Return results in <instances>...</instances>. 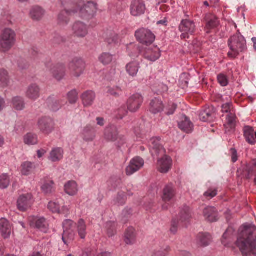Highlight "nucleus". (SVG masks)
Here are the masks:
<instances>
[{"label":"nucleus","instance_id":"49","mask_svg":"<svg viewBox=\"0 0 256 256\" xmlns=\"http://www.w3.org/2000/svg\"><path fill=\"white\" fill-rule=\"evenodd\" d=\"M10 178L8 174H3L0 176V188L5 189L8 187L10 184Z\"/></svg>","mask_w":256,"mask_h":256},{"label":"nucleus","instance_id":"16","mask_svg":"<svg viewBox=\"0 0 256 256\" xmlns=\"http://www.w3.org/2000/svg\"><path fill=\"white\" fill-rule=\"evenodd\" d=\"M172 160L171 158L166 155L158 160V170L163 174L168 173L172 168Z\"/></svg>","mask_w":256,"mask_h":256},{"label":"nucleus","instance_id":"61","mask_svg":"<svg viewBox=\"0 0 256 256\" xmlns=\"http://www.w3.org/2000/svg\"><path fill=\"white\" fill-rule=\"evenodd\" d=\"M216 194L217 190H216L208 189L204 192V196L206 198L211 199L214 197Z\"/></svg>","mask_w":256,"mask_h":256},{"label":"nucleus","instance_id":"27","mask_svg":"<svg viewBox=\"0 0 256 256\" xmlns=\"http://www.w3.org/2000/svg\"><path fill=\"white\" fill-rule=\"evenodd\" d=\"M178 128L182 131L189 133L192 132L194 125L190 119L185 115L183 116L178 122Z\"/></svg>","mask_w":256,"mask_h":256},{"label":"nucleus","instance_id":"13","mask_svg":"<svg viewBox=\"0 0 256 256\" xmlns=\"http://www.w3.org/2000/svg\"><path fill=\"white\" fill-rule=\"evenodd\" d=\"M204 20L206 22L204 30L208 34L210 32L211 30L216 28L220 24V22L218 18L212 14H206Z\"/></svg>","mask_w":256,"mask_h":256},{"label":"nucleus","instance_id":"51","mask_svg":"<svg viewBox=\"0 0 256 256\" xmlns=\"http://www.w3.org/2000/svg\"><path fill=\"white\" fill-rule=\"evenodd\" d=\"M108 93L115 98H118L122 93L120 88L116 86L114 88L108 87Z\"/></svg>","mask_w":256,"mask_h":256},{"label":"nucleus","instance_id":"46","mask_svg":"<svg viewBox=\"0 0 256 256\" xmlns=\"http://www.w3.org/2000/svg\"><path fill=\"white\" fill-rule=\"evenodd\" d=\"M24 142L28 145L36 144L38 143L37 136L32 133H28L24 137Z\"/></svg>","mask_w":256,"mask_h":256},{"label":"nucleus","instance_id":"55","mask_svg":"<svg viewBox=\"0 0 256 256\" xmlns=\"http://www.w3.org/2000/svg\"><path fill=\"white\" fill-rule=\"evenodd\" d=\"M118 36L116 34H112L108 37L106 39V42L108 44H115L118 42Z\"/></svg>","mask_w":256,"mask_h":256},{"label":"nucleus","instance_id":"54","mask_svg":"<svg viewBox=\"0 0 256 256\" xmlns=\"http://www.w3.org/2000/svg\"><path fill=\"white\" fill-rule=\"evenodd\" d=\"M48 208L53 213L58 214L60 212V204L56 202H50L48 204Z\"/></svg>","mask_w":256,"mask_h":256},{"label":"nucleus","instance_id":"40","mask_svg":"<svg viewBox=\"0 0 256 256\" xmlns=\"http://www.w3.org/2000/svg\"><path fill=\"white\" fill-rule=\"evenodd\" d=\"M64 190L70 196H74L78 192L77 184L74 181H69L64 185Z\"/></svg>","mask_w":256,"mask_h":256},{"label":"nucleus","instance_id":"5","mask_svg":"<svg viewBox=\"0 0 256 256\" xmlns=\"http://www.w3.org/2000/svg\"><path fill=\"white\" fill-rule=\"evenodd\" d=\"M82 4L80 6H78L76 2H75V8L78 9L80 16L85 19H90L95 15L98 10L97 4L93 2H88L86 4H84L82 0Z\"/></svg>","mask_w":256,"mask_h":256},{"label":"nucleus","instance_id":"38","mask_svg":"<svg viewBox=\"0 0 256 256\" xmlns=\"http://www.w3.org/2000/svg\"><path fill=\"white\" fill-rule=\"evenodd\" d=\"M64 151L62 148H53L50 154L49 159L52 162H58L63 158Z\"/></svg>","mask_w":256,"mask_h":256},{"label":"nucleus","instance_id":"41","mask_svg":"<svg viewBox=\"0 0 256 256\" xmlns=\"http://www.w3.org/2000/svg\"><path fill=\"white\" fill-rule=\"evenodd\" d=\"M114 60V55L110 52H102L98 56V60L102 64H110Z\"/></svg>","mask_w":256,"mask_h":256},{"label":"nucleus","instance_id":"28","mask_svg":"<svg viewBox=\"0 0 256 256\" xmlns=\"http://www.w3.org/2000/svg\"><path fill=\"white\" fill-rule=\"evenodd\" d=\"M203 214L205 218L210 222H216L218 220V213L214 207L206 208L204 210Z\"/></svg>","mask_w":256,"mask_h":256},{"label":"nucleus","instance_id":"20","mask_svg":"<svg viewBox=\"0 0 256 256\" xmlns=\"http://www.w3.org/2000/svg\"><path fill=\"white\" fill-rule=\"evenodd\" d=\"M215 109L210 106L206 108L200 112L199 114L200 119L204 122H212L215 118Z\"/></svg>","mask_w":256,"mask_h":256},{"label":"nucleus","instance_id":"14","mask_svg":"<svg viewBox=\"0 0 256 256\" xmlns=\"http://www.w3.org/2000/svg\"><path fill=\"white\" fill-rule=\"evenodd\" d=\"M144 164L142 158L140 157H136L132 158L126 169V174L130 176L138 171Z\"/></svg>","mask_w":256,"mask_h":256},{"label":"nucleus","instance_id":"3","mask_svg":"<svg viewBox=\"0 0 256 256\" xmlns=\"http://www.w3.org/2000/svg\"><path fill=\"white\" fill-rule=\"evenodd\" d=\"M228 43L230 52L228 54L232 58H236L240 52L246 49V40L238 30L229 38Z\"/></svg>","mask_w":256,"mask_h":256},{"label":"nucleus","instance_id":"52","mask_svg":"<svg viewBox=\"0 0 256 256\" xmlns=\"http://www.w3.org/2000/svg\"><path fill=\"white\" fill-rule=\"evenodd\" d=\"M33 167V164L26 162L22 164V173L23 175L27 176L29 174L30 172L32 170Z\"/></svg>","mask_w":256,"mask_h":256},{"label":"nucleus","instance_id":"11","mask_svg":"<svg viewBox=\"0 0 256 256\" xmlns=\"http://www.w3.org/2000/svg\"><path fill=\"white\" fill-rule=\"evenodd\" d=\"M32 196L30 194L21 195L17 200V208L20 212H26L32 204Z\"/></svg>","mask_w":256,"mask_h":256},{"label":"nucleus","instance_id":"62","mask_svg":"<svg viewBox=\"0 0 256 256\" xmlns=\"http://www.w3.org/2000/svg\"><path fill=\"white\" fill-rule=\"evenodd\" d=\"M177 108V105L175 104H169L166 108V114L168 116L173 114Z\"/></svg>","mask_w":256,"mask_h":256},{"label":"nucleus","instance_id":"31","mask_svg":"<svg viewBox=\"0 0 256 256\" xmlns=\"http://www.w3.org/2000/svg\"><path fill=\"white\" fill-rule=\"evenodd\" d=\"M46 104L49 110L52 112H56L61 108L60 100L54 95L50 96L47 98Z\"/></svg>","mask_w":256,"mask_h":256},{"label":"nucleus","instance_id":"10","mask_svg":"<svg viewBox=\"0 0 256 256\" xmlns=\"http://www.w3.org/2000/svg\"><path fill=\"white\" fill-rule=\"evenodd\" d=\"M143 101L144 98L140 94H133L127 101L128 109L132 112H136L140 108Z\"/></svg>","mask_w":256,"mask_h":256},{"label":"nucleus","instance_id":"56","mask_svg":"<svg viewBox=\"0 0 256 256\" xmlns=\"http://www.w3.org/2000/svg\"><path fill=\"white\" fill-rule=\"evenodd\" d=\"M218 80L219 84L222 86H226L228 84V80L224 74H220L218 76Z\"/></svg>","mask_w":256,"mask_h":256},{"label":"nucleus","instance_id":"34","mask_svg":"<svg viewBox=\"0 0 256 256\" xmlns=\"http://www.w3.org/2000/svg\"><path fill=\"white\" fill-rule=\"evenodd\" d=\"M212 236L208 233H200L197 236L196 242L200 246H206L210 244Z\"/></svg>","mask_w":256,"mask_h":256},{"label":"nucleus","instance_id":"24","mask_svg":"<svg viewBox=\"0 0 256 256\" xmlns=\"http://www.w3.org/2000/svg\"><path fill=\"white\" fill-rule=\"evenodd\" d=\"M118 128L115 126H108L106 127L104 130V138L112 142L116 141L118 139Z\"/></svg>","mask_w":256,"mask_h":256},{"label":"nucleus","instance_id":"22","mask_svg":"<svg viewBox=\"0 0 256 256\" xmlns=\"http://www.w3.org/2000/svg\"><path fill=\"white\" fill-rule=\"evenodd\" d=\"M40 88L36 84H30L26 92V96L28 98L35 100L40 96Z\"/></svg>","mask_w":256,"mask_h":256},{"label":"nucleus","instance_id":"42","mask_svg":"<svg viewBox=\"0 0 256 256\" xmlns=\"http://www.w3.org/2000/svg\"><path fill=\"white\" fill-rule=\"evenodd\" d=\"M180 221L182 222L187 221L192 217L190 208L186 206H184L181 209L179 214Z\"/></svg>","mask_w":256,"mask_h":256},{"label":"nucleus","instance_id":"45","mask_svg":"<svg viewBox=\"0 0 256 256\" xmlns=\"http://www.w3.org/2000/svg\"><path fill=\"white\" fill-rule=\"evenodd\" d=\"M12 104L14 108L17 110H22L25 107L24 100L20 96L14 98L12 100Z\"/></svg>","mask_w":256,"mask_h":256},{"label":"nucleus","instance_id":"6","mask_svg":"<svg viewBox=\"0 0 256 256\" xmlns=\"http://www.w3.org/2000/svg\"><path fill=\"white\" fill-rule=\"evenodd\" d=\"M86 64L81 58L75 57L69 62L68 69L70 74L72 77L79 78L85 70Z\"/></svg>","mask_w":256,"mask_h":256},{"label":"nucleus","instance_id":"23","mask_svg":"<svg viewBox=\"0 0 256 256\" xmlns=\"http://www.w3.org/2000/svg\"><path fill=\"white\" fill-rule=\"evenodd\" d=\"M50 71L54 78L58 80H60L65 76L66 68L64 64H58L54 66L51 68Z\"/></svg>","mask_w":256,"mask_h":256},{"label":"nucleus","instance_id":"21","mask_svg":"<svg viewBox=\"0 0 256 256\" xmlns=\"http://www.w3.org/2000/svg\"><path fill=\"white\" fill-rule=\"evenodd\" d=\"M144 57L151 62H155L160 56V51L157 46H152L146 50Z\"/></svg>","mask_w":256,"mask_h":256},{"label":"nucleus","instance_id":"12","mask_svg":"<svg viewBox=\"0 0 256 256\" xmlns=\"http://www.w3.org/2000/svg\"><path fill=\"white\" fill-rule=\"evenodd\" d=\"M146 10V5L142 0H134L131 3L130 14L134 16H138L144 14Z\"/></svg>","mask_w":256,"mask_h":256},{"label":"nucleus","instance_id":"59","mask_svg":"<svg viewBox=\"0 0 256 256\" xmlns=\"http://www.w3.org/2000/svg\"><path fill=\"white\" fill-rule=\"evenodd\" d=\"M170 247L168 246L164 250H155L152 256H166L170 250Z\"/></svg>","mask_w":256,"mask_h":256},{"label":"nucleus","instance_id":"39","mask_svg":"<svg viewBox=\"0 0 256 256\" xmlns=\"http://www.w3.org/2000/svg\"><path fill=\"white\" fill-rule=\"evenodd\" d=\"M126 72L130 76H134L138 71L140 64L137 62H132L126 64Z\"/></svg>","mask_w":256,"mask_h":256},{"label":"nucleus","instance_id":"7","mask_svg":"<svg viewBox=\"0 0 256 256\" xmlns=\"http://www.w3.org/2000/svg\"><path fill=\"white\" fill-rule=\"evenodd\" d=\"M178 28L182 33L180 36L182 39L188 38L190 35L194 34L196 30L194 22L187 18L182 20Z\"/></svg>","mask_w":256,"mask_h":256},{"label":"nucleus","instance_id":"1","mask_svg":"<svg viewBox=\"0 0 256 256\" xmlns=\"http://www.w3.org/2000/svg\"><path fill=\"white\" fill-rule=\"evenodd\" d=\"M235 244L243 256H256V227L244 224Z\"/></svg>","mask_w":256,"mask_h":256},{"label":"nucleus","instance_id":"25","mask_svg":"<svg viewBox=\"0 0 256 256\" xmlns=\"http://www.w3.org/2000/svg\"><path fill=\"white\" fill-rule=\"evenodd\" d=\"M74 222L70 220H66L62 223L64 228V234L62 237V240L65 244H66V238L70 239V240L74 238V234L72 233L70 234L68 230L72 228L74 225Z\"/></svg>","mask_w":256,"mask_h":256},{"label":"nucleus","instance_id":"19","mask_svg":"<svg viewBox=\"0 0 256 256\" xmlns=\"http://www.w3.org/2000/svg\"><path fill=\"white\" fill-rule=\"evenodd\" d=\"M72 30L73 34L80 38L84 37L88 32L86 24L80 22H76L72 26Z\"/></svg>","mask_w":256,"mask_h":256},{"label":"nucleus","instance_id":"30","mask_svg":"<svg viewBox=\"0 0 256 256\" xmlns=\"http://www.w3.org/2000/svg\"><path fill=\"white\" fill-rule=\"evenodd\" d=\"M136 236L135 230L130 227L126 229L124 233V242L128 245H132L136 243Z\"/></svg>","mask_w":256,"mask_h":256},{"label":"nucleus","instance_id":"17","mask_svg":"<svg viewBox=\"0 0 256 256\" xmlns=\"http://www.w3.org/2000/svg\"><path fill=\"white\" fill-rule=\"evenodd\" d=\"M160 139L159 138H153L150 142V147L152 155L154 152L156 155L164 154L165 150L160 142Z\"/></svg>","mask_w":256,"mask_h":256},{"label":"nucleus","instance_id":"64","mask_svg":"<svg viewBox=\"0 0 256 256\" xmlns=\"http://www.w3.org/2000/svg\"><path fill=\"white\" fill-rule=\"evenodd\" d=\"M52 42L54 44H60L64 42V38L60 35L56 34L54 37Z\"/></svg>","mask_w":256,"mask_h":256},{"label":"nucleus","instance_id":"8","mask_svg":"<svg viewBox=\"0 0 256 256\" xmlns=\"http://www.w3.org/2000/svg\"><path fill=\"white\" fill-rule=\"evenodd\" d=\"M135 36L138 42L146 46L151 44L155 40V36L152 32L144 28L137 30L135 32Z\"/></svg>","mask_w":256,"mask_h":256},{"label":"nucleus","instance_id":"43","mask_svg":"<svg viewBox=\"0 0 256 256\" xmlns=\"http://www.w3.org/2000/svg\"><path fill=\"white\" fill-rule=\"evenodd\" d=\"M84 139L86 141H92L95 137V129L90 126H86L84 130Z\"/></svg>","mask_w":256,"mask_h":256},{"label":"nucleus","instance_id":"47","mask_svg":"<svg viewBox=\"0 0 256 256\" xmlns=\"http://www.w3.org/2000/svg\"><path fill=\"white\" fill-rule=\"evenodd\" d=\"M226 120V124H224V126L226 129H228V130L230 131L234 127V115L233 114L230 112L227 115Z\"/></svg>","mask_w":256,"mask_h":256},{"label":"nucleus","instance_id":"36","mask_svg":"<svg viewBox=\"0 0 256 256\" xmlns=\"http://www.w3.org/2000/svg\"><path fill=\"white\" fill-rule=\"evenodd\" d=\"M44 14V10L38 6H34L30 12L31 18L34 20H40L43 17Z\"/></svg>","mask_w":256,"mask_h":256},{"label":"nucleus","instance_id":"53","mask_svg":"<svg viewBox=\"0 0 256 256\" xmlns=\"http://www.w3.org/2000/svg\"><path fill=\"white\" fill-rule=\"evenodd\" d=\"M68 98L70 104H75L78 100V93L76 90H72L68 94Z\"/></svg>","mask_w":256,"mask_h":256},{"label":"nucleus","instance_id":"48","mask_svg":"<svg viewBox=\"0 0 256 256\" xmlns=\"http://www.w3.org/2000/svg\"><path fill=\"white\" fill-rule=\"evenodd\" d=\"M107 234L109 237H112L116 233V224L114 222H108L106 224Z\"/></svg>","mask_w":256,"mask_h":256},{"label":"nucleus","instance_id":"33","mask_svg":"<svg viewBox=\"0 0 256 256\" xmlns=\"http://www.w3.org/2000/svg\"><path fill=\"white\" fill-rule=\"evenodd\" d=\"M164 106L162 100L158 98L152 100L150 103V110L154 114H156L163 111Z\"/></svg>","mask_w":256,"mask_h":256},{"label":"nucleus","instance_id":"57","mask_svg":"<svg viewBox=\"0 0 256 256\" xmlns=\"http://www.w3.org/2000/svg\"><path fill=\"white\" fill-rule=\"evenodd\" d=\"M108 183L110 184L114 188H116L120 184V180L116 176H112L108 181Z\"/></svg>","mask_w":256,"mask_h":256},{"label":"nucleus","instance_id":"4","mask_svg":"<svg viewBox=\"0 0 256 256\" xmlns=\"http://www.w3.org/2000/svg\"><path fill=\"white\" fill-rule=\"evenodd\" d=\"M16 42V34L10 28L3 30L0 36V52H6L10 50Z\"/></svg>","mask_w":256,"mask_h":256},{"label":"nucleus","instance_id":"2","mask_svg":"<svg viewBox=\"0 0 256 256\" xmlns=\"http://www.w3.org/2000/svg\"><path fill=\"white\" fill-rule=\"evenodd\" d=\"M76 2L78 6L82 4V0H61L64 10L60 12L58 17V22L60 25L68 24L70 21L69 16L78 12V9L75 8L74 6Z\"/></svg>","mask_w":256,"mask_h":256},{"label":"nucleus","instance_id":"18","mask_svg":"<svg viewBox=\"0 0 256 256\" xmlns=\"http://www.w3.org/2000/svg\"><path fill=\"white\" fill-rule=\"evenodd\" d=\"M176 196V190L172 184L165 186L162 190V198L165 202L172 200Z\"/></svg>","mask_w":256,"mask_h":256},{"label":"nucleus","instance_id":"37","mask_svg":"<svg viewBox=\"0 0 256 256\" xmlns=\"http://www.w3.org/2000/svg\"><path fill=\"white\" fill-rule=\"evenodd\" d=\"M34 227L40 230L46 232L48 230V224L46 219L44 218H36L34 220Z\"/></svg>","mask_w":256,"mask_h":256},{"label":"nucleus","instance_id":"44","mask_svg":"<svg viewBox=\"0 0 256 256\" xmlns=\"http://www.w3.org/2000/svg\"><path fill=\"white\" fill-rule=\"evenodd\" d=\"M10 78L8 72L4 69L0 70V86H7L10 83Z\"/></svg>","mask_w":256,"mask_h":256},{"label":"nucleus","instance_id":"29","mask_svg":"<svg viewBox=\"0 0 256 256\" xmlns=\"http://www.w3.org/2000/svg\"><path fill=\"white\" fill-rule=\"evenodd\" d=\"M0 232L4 238H8L11 233V226L8 221L6 218L0 220Z\"/></svg>","mask_w":256,"mask_h":256},{"label":"nucleus","instance_id":"26","mask_svg":"<svg viewBox=\"0 0 256 256\" xmlns=\"http://www.w3.org/2000/svg\"><path fill=\"white\" fill-rule=\"evenodd\" d=\"M243 131L246 141L250 144H254L256 140V132H254V128L246 126L244 127Z\"/></svg>","mask_w":256,"mask_h":256},{"label":"nucleus","instance_id":"32","mask_svg":"<svg viewBox=\"0 0 256 256\" xmlns=\"http://www.w3.org/2000/svg\"><path fill=\"white\" fill-rule=\"evenodd\" d=\"M81 98L84 106H88L93 104L96 98V94L92 90H87L82 94Z\"/></svg>","mask_w":256,"mask_h":256},{"label":"nucleus","instance_id":"15","mask_svg":"<svg viewBox=\"0 0 256 256\" xmlns=\"http://www.w3.org/2000/svg\"><path fill=\"white\" fill-rule=\"evenodd\" d=\"M237 173L242 175L246 179L250 180L252 176L256 175V168L252 166L247 162L242 164L237 170Z\"/></svg>","mask_w":256,"mask_h":256},{"label":"nucleus","instance_id":"35","mask_svg":"<svg viewBox=\"0 0 256 256\" xmlns=\"http://www.w3.org/2000/svg\"><path fill=\"white\" fill-rule=\"evenodd\" d=\"M76 232L81 239H84L87 234L86 225V222L82 218H80L76 224Z\"/></svg>","mask_w":256,"mask_h":256},{"label":"nucleus","instance_id":"58","mask_svg":"<svg viewBox=\"0 0 256 256\" xmlns=\"http://www.w3.org/2000/svg\"><path fill=\"white\" fill-rule=\"evenodd\" d=\"M126 197L124 192H120L118 193L116 197V201L120 205H122L125 203Z\"/></svg>","mask_w":256,"mask_h":256},{"label":"nucleus","instance_id":"50","mask_svg":"<svg viewBox=\"0 0 256 256\" xmlns=\"http://www.w3.org/2000/svg\"><path fill=\"white\" fill-rule=\"evenodd\" d=\"M54 184L52 181L45 182L41 187L42 192L46 194L52 193L54 190Z\"/></svg>","mask_w":256,"mask_h":256},{"label":"nucleus","instance_id":"9","mask_svg":"<svg viewBox=\"0 0 256 256\" xmlns=\"http://www.w3.org/2000/svg\"><path fill=\"white\" fill-rule=\"evenodd\" d=\"M54 120L50 117H42L38 122V129L42 134L46 135L54 131Z\"/></svg>","mask_w":256,"mask_h":256},{"label":"nucleus","instance_id":"63","mask_svg":"<svg viewBox=\"0 0 256 256\" xmlns=\"http://www.w3.org/2000/svg\"><path fill=\"white\" fill-rule=\"evenodd\" d=\"M178 222H179L176 219H173L172 221L170 231L174 234L177 232Z\"/></svg>","mask_w":256,"mask_h":256},{"label":"nucleus","instance_id":"60","mask_svg":"<svg viewBox=\"0 0 256 256\" xmlns=\"http://www.w3.org/2000/svg\"><path fill=\"white\" fill-rule=\"evenodd\" d=\"M128 114V110L126 109L124 106H122L118 110V114L116 118L118 119H122Z\"/></svg>","mask_w":256,"mask_h":256}]
</instances>
